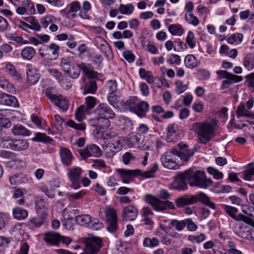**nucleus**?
Here are the masks:
<instances>
[{
	"label": "nucleus",
	"instance_id": "38",
	"mask_svg": "<svg viewBox=\"0 0 254 254\" xmlns=\"http://www.w3.org/2000/svg\"><path fill=\"white\" fill-rule=\"evenodd\" d=\"M158 169V164L157 163H153L151 166L150 169L146 171L142 172L141 171L139 176H141L144 178H153L155 176V174Z\"/></svg>",
	"mask_w": 254,
	"mask_h": 254
},
{
	"label": "nucleus",
	"instance_id": "47",
	"mask_svg": "<svg viewBox=\"0 0 254 254\" xmlns=\"http://www.w3.org/2000/svg\"><path fill=\"white\" fill-rule=\"evenodd\" d=\"M134 9L133 5L131 3H128L127 5L121 4L119 8L121 13L125 15L131 14L133 12Z\"/></svg>",
	"mask_w": 254,
	"mask_h": 254
},
{
	"label": "nucleus",
	"instance_id": "24",
	"mask_svg": "<svg viewBox=\"0 0 254 254\" xmlns=\"http://www.w3.org/2000/svg\"><path fill=\"white\" fill-rule=\"evenodd\" d=\"M11 143V149L17 151L24 150L29 146V142L26 140L13 139Z\"/></svg>",
	"mask_w": 254,
	"mask_h": 254
},
{
	"label": "nucleus",
	"instance_id": "5",
	"mask_svg": "<svg viewBox=\"0 0 254 254\" xmlns=\"http://www.w3.org/2000/svg\"><path fill=\"white\" fill-rule=\"evenodd\" d=\"M222 208L223 209L224 211L229 215L231 218L234 219L235 220L237 221H243L245 223L251 225L252 227L254 228V220L241 213L237 214L238 210L236 207L223 204Z\"/></svg>",
	"mask_w": 254,
	"mask_h": 254
},
{
	"label": "nucleus",
	"instance_id": "29",
	"mask_svg": "<svg viewBox=\"0 0 254 254\" xmlns=\"http://www.w3.org/2000/svg\"><path fill=\"white\" fill-rule=\"evenodd\" d=\"M77 66L79 67L80 71L82 70L89 78H96L97 76V72L92 70L89 64H86L84 63H81L77 64Z\"/></svg>",
	"mask_w": 254,
	"mask_h": 254
},
{
	"label": "nucleus",
	"instance_id": "20",
	"mask_svg": "<svg viewBox=\"0 0 254 254\" xmlns=\"http://www.w3.org/2000/svg\"><path fill=\"white\" fill-rule=\"evenodd\" d=\"M26 74L28 80L32 84L37 83L39 79L40 75L38 71L30 64L26 66Z\"/></svg>",
	"mask_w": 254,
	"mask_h": 254
},
{
	"label": "nucleus",
	"instance_id": "16",
	"mask_svg": "<svg viewBox=\"0 0 254 254\" xmlns=\"http://www.w3.org/2000/svg\"><path fill=\"white\" fill-rule=\"evenodd\" d=\"M187 171L184 173L178 175L175 178L174 182V188L177 190H184L187 188V180L188 178L187 175Z\"/></svg>",
	"mask_w": 254,
	"mask_h": 254
},
{
	"label": "nucleus",
	"instance_id": "4",
	"mask_svg": "<svg viewBox=\"0 0 254 254\" xmlns=\"http://www.w3.org/2000/svg\"><path fill=\"white\" fill-rule=\"evenodd\" d=\"M84 252L87 254H96L103 246L102 239L100 237H87L84 239Z\"/></svg>",
	"mask_w": 254,
	"mask_h": 254
},
{
	"label": "nucleus",
	"instance_id": "43",
	"mask_svg": "<svg viewBox=\"0 0 254 254\" xmlns=\"http://www.w3.org/2000/svg\"><path fill=\"white\" fill-rule=\"evenodd\" d=\"M243 35L241 33H236L232 34L227 38V42L230 44L237 45L240 44L243 40Z\"/></svg>",
	"mask_w": 254,
	"mask_h": 254
},
{
	"label": "nucleus",
	"instance_id": "45",
	"mask_svg": "<svg viewBox=\"0 0 254 254\" xmlns=\"http://www.w3.org/2000/svg\"><path fill=\"white\" fill-rule=\"evenodd\" d=\"M97 104V100L94 97L88 96L85 98L84 107L89 112Z\"/></svg>",
	"mask_w": 254,
	"mask_h": 254
},
{
	"label": "nucleus",
	"instance_id": "17",
	"mask_svg": "<svg viewBox=\"0 0 254 254\" xmlns=\"http://www.w3.org/2000/svg\"><path fill=\"white\" fill-rule=\"evenodd\" d=\"M0 105L17 107L18 102L15 97L5 93H2L0 94Z\"/></svg>",
	"mask_w": 254,
	"mask_h": 254
},
{
	"label": "nucleus",
	"instance_id": "23",
	"mask_svg": "<svg viewBox=\"0 0 254 254\" xmlns=\"http://www.w3.org/2000/svg\"><path fill=\"white\" fill-rule=\"evenodd\" d=\"M235 233L242 238V239L252 240H253V237L252 236L251 232L246 229V227H244L243 225H241L239 227H235L234 230Z\"/></svg>",
	"mask_w": 254,
	"mask_h": 254
},
{
	"label": "nucleus",
	"instance_id": "12",
	"mask_svg": "<svg viewBox=\"0 0 254 254\" xmlns=\"http://www.w3.org/2000/svg\"><path fill=\"white\" fill-rule=\"evenodd\" d=\"M106 219L109 226L108 229L110 231L114 232L117 229V216L116 210L110 207L106 208L105 210Z\"/></svg>",
	"mask_w": 254,
	"mask_h": 254
},
{
	"label": "nucleus",
	"instance_id": "60",
	"mask_svg": "<svg viewBox=\"0 0 254 254\" xmlns=\"http://www.w3.org/2000/svg\"><path fill=\"white\" fill-rule=\"evenodd\" d=\"M234 79H227L226 80L222 81L221 88L222 89L226 88L229 85L234 83H237L243 80V78L241 76H238V78H233Z\"/></svg>",
	"mask_w": 254,
	"mask_h": 254
},
{
	"label": "nucleus",
	"instance_id": "50",
	"mask_svg": "<svg viewBox=\"0 0 254 254\" xmlns=\"http://www.w3.org/2000/svg\"><path fill=\"white\" fill-rule=\"evenodd\" d=\"M90 112L85 109L84 105H81L79 107L75 113L76 119L79 122L81 121L85 117V114H89Z\"/></svg>",
	"mask_w": 254,
	"mask_h": 254
},
{
	"label": "nucleus",
	"instance_id": "30",
	"mask_svg": "<svg viewBox=\"0 0 254 254\" xmlns=\"http://www.w3.org/2000/svg\"><path fill=\"white\" fill-rule=\"evenodd\" d=\"M35 50L32 47H26L21 51V56L24 60H31L35 56Z\"/></svg>",
	"mask_w": 254,
	"mask_h": 254
},
{
	"label": "nucleus",
	"instance_id": "8",
	"mask_svg": "<svg viewBox=\"0 0 254 254\" xmlns=\"http://www.w3.org/2000/svg\"><path fill=\"white\" fill-rule=\"evenodd\" d=\"M146 201L150 204L157 211L166 209L167 208L174 209L175 205L173 202L169 201H162L150 194H147L145 197Z\"/></svg>",
	"mask_w": 254,
	"mask_h": 254
},
{
	"label": "nucleus",
	"instance_id": "40",
	"mask_svg": "<svg viewBox=\"0 0 254 254\" xmlns=\"http://www.w3.org/2000/svg\"><path fill=\"white\" fill-rule=\"evenodd\" d=\"M13 139L9 136L1 134L0 135V147L3 148L10 149Z\"/></svg>",
	"mask_w": 254,
	"mask_h": 254
},
{
	"label": "nucleus",
	"instance_id": "1",
	"mask_svg": "<svg viewBox=\"0 0 254 254\" xmlns=\"http://www.w3.org/2000/svg\"><path fill=\"white\" fill-rule=\"evenodd\" d=\"M216 126L217 122L215 120L196 122L192 125L191 130L197 133L198 142L205 144L215 136Z\"/></svg>",
	"mask_w": 254,
	"mask_h": 254
},
{
	"label": "nucleus",
	"instance_id": "39",
	"mask_svg": "<svg viewBox=\"0 0 254 254\" xmlns=\"http://www.w3.org/2000/svg\"><path fill=\"white\" fill-rule=\"evenodd\" d=\"M236 114L238 116L242 117H254V115L249 111L245 107V105L243 103H241L237 107V111L236 112Z\"/></svg>",
	"mask_w": 254,
	"mask_h": 254
},
{
	"label": "nucleus",
	"instance_id": "13",
	"mask_svg": "<svg viewBox=\"0 0 254 254\" xmlns=\"http://www.w3.org/2000/svg\"><path fill=\"white\" fill-rule=\"evenodd\" d=\"M94 112L99 117H108L113 119L115 116V114L112 110L104 103L99 104L94 110Z\"/></svg>",
	"mask_w": 254,
	"mask_h": 254
},
{
	"label": "nucleus",
	"instance_id": "26",
	"mask_svg": "<svg viewBox=\"0 0 254 254\" xmlns=\"http://www.w3.org/2000/svg\"><path fill=\"white\" fill-rule=\"evenodd\" d=\"M83 94H94L97 91V85L96 81L93 80H89L85 82L84 85L82 86Z\"/></svg>",
	"mask_w": 254,
	"mask_h": 254
},
{
	"label": "nucleus",
	"instance_id": "6",
	"mask_svg": "<svg viewBox=\"0 0 254 254\" xmlns=\"http://www.w3.org/2000/svg\"><path fill=\"white\" fill-rule=\"evenodd\" d=\"M47 97L57 106L64 111L67 110L69 102L61 95H57L53 93L50 89H47L45 92Z\"/></svg>",
	"mask_w": 254,
	"mask_h": 254
},
{
	"label": "nucleus",
	"instance_id": "52",
	"mask_svg": "<svg viewBox=\"0 0 254 254\" xmlns=\"http://www.w3.org/2000/svg\"><path fill=\"white\" fill-rule=\"evenodd\" d=\"M126 139V137H120L118 138V140L116 142V143L113 144V145H114L113 149L114 150H111V154L110 155V156H113L116 153V152L119 151L120 150H121L122 149V143L123 142H124L125 143Z\"/></svg>",
	"mask_w": 254,
	"mask_h": 254
},
{
	"label": "nucleus",
	"instance_id": "42",
	"mask_svg": "<svg viewBox=\"0 0 254 254\" xmlns=\"http://www.w3.org/2000/svg\"><path fill=\"white\" fill-rule=\"evenodd\" d=\"M184 63L186 66L190 69L194 68L197 64V60L193 55L186 56L185 58Z\"/></svg>",
	"mask_w": 254,
	"mask_h": 254
},
{
	"label": "nucleus",
	"instance_id": "22",
	"mask_svg": "<svg viewBox=\"0 0 254 254\" xmlns=\"http://www.w3.org/2000/svg\"><path fill=\"white\" fill-rule=\"evenodd\" d=\"M177 126L174 124L169 125L167 128L166 140L168 142H174L178 139L177 135Z\"/></svg>",
	"mask_w": 254,
	"mask_h": 254
},
{
	"label": "nucleus",
	"instance_id": "54",
	"mask_svg": "<svg viewBox=\"0 0 254 254\" xmlns=\"http://www.w3.org/2000/svg\"><path fill=\"white\" fill-rule=\"evenodd\" d=\"M80 73V68L77 66V65L76 67L72 66L69 68L67 72H65V73L67 74L68 76L72 78H77L79 76Z\"/></svg>",
	"mask_w": 254,
	"mask_h": 254
},
{
	"label": "nucleus",
	"instance_id": "56",
	"mask_svg": "<svg viewBox=\"0 0 254 254\" xmlns=\"http://www.w3.org/2000/svg\"><path fill=\"white\" fill-rule=\"evenodd\" d=\"M32 140L34 141H40L47 143L51 140V139L49 136H47L45 133L37 132L35 134V136Z\"/></svg>",
	"mask_w": 254,
	"mask_h": 254
},
{
	"label": "nucleus",
	"instance_id": "25",
	"mask_svg": "<svg viewBox=\"0 0 254 254\" xmlns=\"http://www.w3.org/2000/svg\"><path fill=\"white\" fill-rule=\"evenodd\" d=\"M192 196V197H194L195 199V203L199 201L207 205L210 208L213 209H215V205L214 203L211 202L209 198L204 193L201 192L196 194L195 195Z\"/></svg>",
	"mask_w": 254,
	"mask_h": 254
},
{
	"label": "nucleus",
	"instance_id": "33",
	"mask_svg": "<svg viewBox=\"0 0 254 254\" xmlns=\"http://www.w3.org/2000/svg\"><path fill=\"white\" fill-rule=\"evenodd\" d=\"M138 101V99L136 97H130L124 104V107L125 109L134 113Z\"/></svg>",
	"mask_w": 254,
	"mask_h": 254
},
{
	"label": "nucleus",
	"instance_id": "21",
	"mask_svg": "<svg viewBox=\"0 0 254 254\" xmlns=\"http://www.w3.org/2000/svg\"><path fill=\"white\" fill-rule=\"evenodd\" d=\"M61 236L53 232H49L44 235V240L50 245H57L61 242Z\"/></svg>",
	"mask_w": 254,
	"mask_h": 254
},
{
	"label": "nucleus",
	"instance_id": "63",
	"mask_svg": "<svg viewBox=\"0 0 254 254\" xmlns=\"http://www.w3.org/2000/svg\"><path fill=\"white\" fill-rule=\"evenodd\" d=\"M167 62L170 64H176L179 65L181 62V57L177 54H172L167 60Z\"/></svg>",
	"mask_w": 254,
	"mask_h": 254
},
{
	"label": "nucleus",
	"instance_id": "59",
	"mask_svg": "<svg viewBox=\"0 0 254 254\" xmlns=\"http://www.w3.org/2000/svg\"><path fill=\"white\" fill-rule=\"evenodd\" d=\"M13 197L15 198H20L18 201L17 203L19 205H22L24 203V200L22 198L23 192L20 189L14 188L12 191Z\"/></svg>",
	"mask_w": 254,
	"mask_h": 254
},
{
	"label": "nucleus",
	"instance_id": "62",
	"mask_svg": "<svg viewBox=\"0 0 254 254\" xmlns=\"http://www.w3.org/2000/svg\"><path fill=\"white\" fill-rule=\"evenodd\" d=\"M60 65L64 72H67L69 68H70V67L72 66L69 58H62L61 60Z\"/></svg>",
	"mask_w": 254,
	"mask_h": 254
},
{
	"label": "nucleus",
	"instance_id": "7",
	"mask_svg": "<svg viewBox=\"0 0 254 254\" xmlns=\"http://www.w3.org/2000/svg\"><path fill=\"white\" fill-rule=\"evenodd\" d=\"M59 46L51 43L49 45H45L39 50V55L42 58L47 57L50 60H56L59 57Z\"/></svg>",
	"mask_w": 254,
	"mask_h": 254
},
{
	"label": "nucleus",
	"instance_id": "27",
	"mask_svg": "<svg viewBox=\"0 0 254 254\" xmlns=\"http://www.w3.org/2000/svg\"><path fill=\"white\" fill-rule=\"evenodd\" d=\"M195 198L192 196H183L177 198L175 201L178 207H183L187 205L195 203Z\"/></svg>",
	"mask_w": 254,
	"mask_h": 254
},
{
	"label": "nucleus",
	"instance_id": "3",
	"mask_svg": "<svg viewBox=\"0 0 254 254\" xmlns=\"http://www.w3.org/2000/svg\"><path fill=\"white\" fill-rule=\"evenodd\" d=\"M75 221L78 225L89 228L93 231H98L103 228L102 222L88 214L79 215L75 217Z\"/></svg>",
	"mask_w": 254,
	"mask_h": 254
},
{
	"label": "nucleus",
	"instance_id": "15",
	"mask_svg": "<svg viewBox=\"0 0 254 254\" xmlns=\"http://www.w3.org/2000/svg\"><path fill=\"white\" fill-rule=\"evenodd\" d=\"M80 154L83 158L90 156L100 157L102 154V151L97 145L90 144L81 150Z\"/></svg>",
	"mask_w": 254,
	"mask_h": 254
},
{
	"label": "nucleus",
	"instance_id": "48",
	"mask_svg": "<svg viewBox=\"0 0 254 254\" xmlns=\"http://www.w3.org/2000/svg\"><path fill=\"white\" fill-rule=\"evenodd\" d=\"M170 224L172 228H175L178 231H182L185 228V219L182 220L172 219Z\"/></svg>",
	"mask_w": 254,
	"mask_h": 254
},
{
	"label": "nucleus",
	"instance_id": "64",
	"mask_svg": "<svg viewBox=\"0 0 254 254\" xmlns=\"http://www.w3.org/2000/svg\"><path fill=\"white\" fill-rule=\"evenodd\" d=\"M115 92H109L107 96V99L109 104L114 107L117 104L119 100L118 96Z\"/></svg>",
	"mask_w": 254,
	"mask_h": 254
},
{
	"label": "nucleus",
	"instance_id": "37",
	"mask_svg": "<svg viewBox=\"0 0 254 254\" xmlns=\"http://www.w3.org/2000/svg\"><path fill=\"white\" fill-rule=\"evenodd\" d=\"M0 86L7 92L13 93L15 91V88L13 84L10 83L9 81L4 77H0Z\"/></svg>",
	"mask_w": 254,
	"mask_h": 254
},
{
	"label": "nucleus",
	"instance_id": "44",
	"mask_svg": "<svg viewBox=\"0 0 254 254\" xmlns=\"http://www.w3.org/2000/svg\"><path fill=\"white\" fill-rule=\"evenodd\" d=\"M12 133L15 135H29V131L22 125L14 126L12 129Z\"/></svg>",
	"mask_w": 254,
	"mask_h": 254
},
{
	"label": "nucleus",
	"instance_id": "36",
	"mask_svg": "<svg viewBox=\"0 0 254 254\" xmlns=\"http://www.w3.org/2000/svg\"><path fill=\"white\" fill-rule=\"evenodd\" d=\"M139 76L141 78L145 79L149 84H152L154 80L152 73L150 71H146L144 68H141L139 70Z\"/></svg>",
	"mask_w": 254,
	"mask_h": 254
},
{
	"label": "nucleus",
	"instance_id": "55",
	"mask_svg": "<svg viewBox=\"0 0 254 254\" xmlns=\"http://www.w3.org/2000/svg\"><path fill=\"white\" fill-rule=\"evenodd\" d=\"M55 21L56 18L52 15H49L42 18L40 19V23L43 28H46L49 24L55 23Z\"/></svg>",
	"mask_w": 254,
	"mask_h": 254
},
{
	"label": "nucleus",
	"instance_id": "28",
	"mask_svg": "<svg viewBox=\"0 0 254 254\" xmlns=\"http://www.w3.org/2000/svg\"><path fill=\"white\" fill-rule=\"evenodd\" d=\"M149 104L145 101H138L134 113L139 117H143L149 109Z\"/></svg>",
	"mask_w": 254,
	"mask_h": 254
},
{
	"label": "nucleus",
	"instance_id": "14",
	"mask_svg": "<svg viewBox=\"0 0 254 254\" xmlns=\"http://www.w3.org/2000/svg\"><path fill=\"white\" fill-rule=\"evenodd\" d=\"M118 172L121 175L123 183L128 184L133 180L134 177L140 174L141 171L140 170L119 169Z\"/></svg>",
	"mask_w": 254,
	"mask_h": 254
},
{
	"label": "nucleus",
	"instance_id": "61",
	"mask_svg": "<svg viewBox=\"0 0 254 254\" xmlns=\"http://www.w3.org/2000/svg\"><path fill=\"white\" fill-rule=\"evenodd\" d=\"M85 194V191L83 190H80V191L75 193H69L66 194V196L68 200L70 201H74L76 199L81 198Z\"/></svg>",
	"mask_w": 254,
	"mask_h": 254
},
{
	"label": "nucleus",
	"instance_id": "32",
	"mask_svg": "<svg viewBox=\"0 0 254 254\" xmlns=\"http://www.w3.org/2000/svg\"><path fill=\"white\" fill-rule=\"evenodd\" d=\"M9 181L12 185H18L25 183L28 181V179L25 175L14 174L9 177Z\"/></svg>",
	"mask_w": 254,
	"mask_h": 254
},
{
	"label": "nucleus",
	"instance_id": "2",
	"mask_svg": "<svg viewBox=\"0 0 254 254\" xmlns=\"http://www.w3.org/2000/svg\"><path fill=\"white\" fill-rule=\"evenodd\" d=\"M186 174L188 178V183L190 187L206 189L212 185L213 181L207 178L203 171H194L190 169L187 171Z\"/></svg>",
	"mask_w": 254,
	"mask_h": 254
},
{
	"label": "nucleus",
	"instance_id": "53",
	"mask_svg": "<svg viewBox=\"0 0 254 254\" xmlns=\"http://www.w3.org/2000/svg\"><path fill=\"white\" fill-rule=\"evenodd\" d=\"M185 19L189 24H191L194 26H196L199 24V19L196 16H194L192 13H186Z\"/></svg>",
	"mask_w": 254,
	"mask_h": 254
},
{
	"label": "nucleus",
	"instance_id": "18",
	"mask_svg": "<svg viewBox=\"0 0 254 254\" xmlns=\"http://www.w3.org/2000/svg\"><path fill=\"white\" fill-rule=\"evenodd\" d=\"M137 209L134 206L128 205L123 208L122 217L125 220L133 221L137 217Z\"/></svg>",
	"mask_w": 254,
	"mask_h": 254
},
{
	"label": "nucleus",
	"instance_id": "51",
	"mask_svg": "<svg viewBox=\"0 0 254 254\" xmlns=\"http://www.w3.org/2000/svg\"><path fill=\"white\" fill-rule=\"evenodd\" d=\"M254 56L252 54H248L244 61V64L248 70H251L254 68Z\"/></svg>",
	"mask_w": 254,
	"mask_h": 254
},
{
	"label": "nucleus",
	"instance_id": "35",
	"mask_svg": "<svg viewBox=\"0 0 254 254\" xmlns=\"http://www.w3.org/2000/svg\"><path fill=\"white\" fill-rule=\"evenodd\" d=\"M47 214L43 212L40 215L34 217L30 220V222L36 227H40L44 222Z\"/></svg>",
	"mask_w": 254,
	"mask_h": 254
},
{
	"label": "nucleus",
	"instance_id": "34",
	"mask_svg": "<svg viewBox=\"0 0 254 254\" xmlns=\"http://www.w3.org/2000/svg\"><path fill=\"white\" fill-rule=\"evenodd\" d=\"M5 69L6 72L14 80H19L21 79V75L12 64H6Z\"/></svg>",
	"mask_w": 254,
	"mask_h": 254
},
{
	"label": "nucleus",
	"instance_id": "9",
	"mask_svg": "<svg viewBox=\"0 0 254 254\" xmlns=\"http://www.w3.org/2000/svg\"><path fill=\"white\" fill-rule=\"evenodd\" d=\"M172 149L176 156L179 157L183 161L187 162L194 154L193 151L190 149L186 144L181 143Z\"/></svg>",
	"mask_w": 254,
	"mask_h": 254
},
{
	"label": "nucleus",
	"instance_id": "10",
	"mask_svg": "<svg viewBox=\"0 0 254 254\" xmlns=\"http://www.w3.org/2000/svg\"><path fill=\"white\" fill-rule=\"evenodd\" d=\"M176 155L173 150L166 152L161 157V161L163 166L168 169L176 170L179 166L176 160Z\"/></svg>",
	"mask_w": 254,
	"mask_h": 254
},
{
	"label": "nucleus",
	"instance_id": "57",
	"mask_svg": "<svg viewBox=\"0 0 254 254\" xmlns=\"http://www.w3.org/2000/svg\"><path fill=\"white\" fill-rule=\"evenodd\" d=\"M22 5L25 8L27 14H33L35 12V9L33 3L29 1L28 0H23Z\"/></svg>",
	"mask_w": 254,
	"mask_h": 254
},
{
	"label": "nucleus",
	"instance_id": "31",
	"mask_svg": "<svg viewBox=\"0 0 254 254\" xmlns=\"http://www.w3.org/2000/svg\"><path fill=\"white\" fill-rule=\"evenodd\" d=\"M12 215L15 219L23 220L27 217L28 212L26 210L17 206L13 209Z\"/></svg>",
	"mask_w": 254,
	"mask_h": 254
},
{
	"label": "nucleus",
	"instance_id": "46",
	"mask_svg": "<svg viewBox=\"0 0 254 254\" xmlns=\"http://www.w3.org/2000/svg\"><path fill=\"white\" fill-rule=\"evenodd\" d=\"M143 245L144 247L152 248L158 246L159 241L155 237L152 238L146 237L143 240Z\"/></svg>",
	"mask_w": 254,
	"mask_h": 254
},
{
	"label": "nucleus",
	"instance_id": "49",
	"mask_svg": "<svg viewBox=\"0 0 254 254\" xmlns=\"http://www.w3.org/2000/svg\"><path fill=\"white\" fill-rule=\"evenodd\" d=\"M168 30L173 35L181 36L184 33L183 28L180 24H172L169 26Z\"/></svg>",
	"mask_w": 254,
	"mask_h": 254
},
{
	"label": "nucleus",
	"instance_id": "19",
	"mask_svg": "<svg viewBox=\"0 0 254 254\" xmlns=\"http://www.w3.org/2000/svg\"><path fill=\"white\" fill-rule=\"evenodd\" d=\"M60 154L63 164L65 166H70L73 158L71 151L66 148H61Z\"/></svg>",
	"mask_w": 254,
	"mask_h": 254
},
{
	"label": "nucleus",
	"instance_id": "58",
	"mask_svg": "<svg viewBox=\"0 0 254 254\" xmlns=\"http://www.w3.org/2000/svg\"><path fill=\"white\" fill-rule=\"evenodd\" d=\"M50 73L52 76L55 77L60 82L62 86L64 83V76L63 75L56 69L50 70Z\"/></svg>",
	"mask_w": 254,
	"mask_h": 254
},
{
	"label": "nucleus",
	"instance_id": "11",
	"mask_svg": "<svg viewBox=\"0 0 254 254\" xmlns=\"http://www.w3.org/2000/svg\"><path fill=\"white\" fill-rule=\"evenodd\" d=\"M67 176L71 182L70 187L74 190L80 188V179L82 170L79 167H74L68 169Z\"/></svg>",
	"mask_w": 254,
	"mask_h": 254
},
{
	"label": "nucleus",
	"instance_id": "41",
	"mask_svg": "<svg viewBox=\"0 0 254 254\" xmlns=\"http://www.w3.org/2000/svg\"><path fill=\"white\" fill-rule=\"evenodd\" d=\"M139 135L132 133L129 134L127 137H126L125 143L127 144L129 147H132L135 144L138 143L140 141Z\"/></svg>",
	"mask_w": 254,
	"mask_h": 254
}]
</instances>
